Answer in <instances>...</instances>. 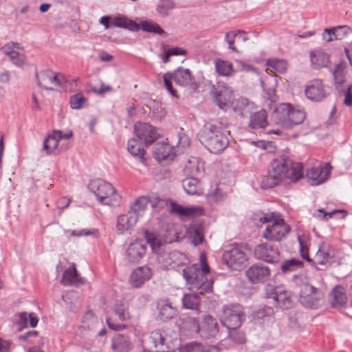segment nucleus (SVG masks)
<instances>
[{
    "mask_svg": "<svg viewBox=\"0 0 352 352\" xmlns=\"http://www.w3.org/2000/svg\"><path fill=\"white\" fill-rule=\"evenodd\" d=\"M302 177V164L287 157L273 160L269 165L267 175L263 179V188H273L281 182H296Z\"/></svg>",
    "mask_w": 352,
    "mask_h": 352,
    "instance_id": "1",
    "label": "nucleus"
},
{
    "mask_svg": "<svg viewBox=\"0 0 352 352\" xmlns=\"http://www.w3.org/2000/svg\"><path fill=\"white\" fill-rule=\"evenodd\" d=\"M228 125L223 120L206 122L198 133L199 141L210 152L221 153L229 144Z\"/></svg>",
    "mask_w": 352,
    "mask_h": 352,
    "instance_id": "2",
    "label": "nucleus"
},
{
    "mask_svg": "<svg viewBox=\"0 0 352 352\" xmlns=\"http://www.w3.org/2000/svg\"><path fill=\"white\" fill-rule=\"evenodd\" d=\"M210 267L207 263L206 256L201 253L199 263L188 266L183 270V276L186 285L190 290L197 289L199 294L210 293L212 290V280L208 278Z\"/></svg>",
    "mask_w": 352,
    "mask_h": 352,
    "instance_id": "3",
    "label": "nucleus"
},
{
    "mask_svg": "<svg viewBox=\"0 0 352 352\" xmlns=\"http://www.w3.org/2000/svg\"><path fill=\"white\" fill-rule=\"evenodd\" d=\"M305 117L302 109L289 103L279 104L272 115L274 123L285 129H291L302 124Z\"/></svg>",
    "mask_w": 352,
    "mask_h": 352,
    "instance_id": "4",
    "label": "nucleus"
},
{
    "mask_svg": "<svg viewBox=\"0 0 352 352\" xmlns=\"http://www.w3.org/2000/svg\"><path fill=\"white\" fill-rule=\"evenodd\" d=\"M88 188L102 204L116 206L120 203L121 197L111 184L106 181L102 179L91 181Z\"/></svg>",
    "mask_w": 352,
    "mask_h": 352,
    "instance_id": "5",
    "label": "nucleus"
},
{
    "mask_svg": "<svg viewBox=\"0 0 352 352\" xmlns=\"http://www.w3.org/2000/svg\"><path fill=\"white\" fill-rule=\"evenodd\" d=\"M259 220L261 223L267 225L263 233V236L267 240L279 241L289 231L284 220L274 212L265 214Z\"/></svg>",
    "mask_w": 352,
    "mask_h": 352,
    "instance_id": "6",
    "label": "nucleus"
},
{
    "mask_svg": "<svg viewBox=\"0 0 352 352\" xmlns=\"http://www.w3.org/2000/svg\"><path fill=\"white\" fill-rule=\"evenodd\" d=\"M173 79L177 85L182 87H190L194 84V78L188 69L179 67L173 74L166 73L163 76L164 85L168 91L175 98H178V96L177 91L173 87Z\"/></svg>",
    "mask_w": 352,
    "mask_h": 352,
    "instance_id": "7",
    "label": "nucleus"
},
{
    "mask_svg": "<svg viewBox=\"0 0 352 352\" xmlns=\"http://www.w3.org/2000/svg\"><path fill=\"white\" fill-rule=\"evenodd\" d=\"M111 24L116 28H123L129 29L133 32H138L140 29L144 32H151L162 35L164 31L160 25L152 21H142L140 24L124 16L114 17L111 20Z\"/></svg>",
    "mask_w": 352,
    "mask_h": 352,
    "instance_id": "8",
    "label": "nucleus"
},
{
    "mask_svg": "<svg viewBox=\"0 0 352 352\" xmlns=\"http://www.w3.org/2000/svg\"><path fill=\"white\" fill-rule=\"evenodd\" d=\"M243 308L239 304L227 305L223 307L221 322L228 329H239L245 320Z\"/></svg>",
    "mask_w": 352,
    "mask_h": 352,
    "instance_id": "9",
    "label": "nucleus"
},
{
    "mask_svg": "<svg viewBox=\"0 0 352 352\" xmlns=\"http://www.w3.org/2000/svg\"><path fill=\"white\" fill-rule=\"evenodd\" d=\"M300 302L305 307L317 309L324 303V295L318 288L304 283L300 286Z\"/></svg>",
    "mask_w": 352,
    "mask_h": 352,
    "instance_id": "10",
    "label": "nucleus"
},
{
    "mask_svg": "<svg viewBox=\"0 0 352 352\" xmlns=\"http://www.w3.org/2000/svg\"><path fill=\"white\" fill-rule=\"evenodd\" d=\"M224 263L230 269L241 270L248 263V256L241 246L234 245L226 250L222 256Z\"/></svg>",
    "mask_w": 352,
    "mask_h": 352,
    "instance_id": "11",
    "label": "nucleus"
},
{
    "mask_svg": "<svg viewBox=\"0 0 352 352\" xmlns=\"http://www.w3.org/2000/svg\"><path fill=\"white\" fill-rule=\"evenodd\" d=\"M267 298L271 300V303L274 304L276 307L282 309H289L293 305V302L289 292L281 287H267Z\"/></svg>",
    "mask_w": 352,
    "mask_h": 352,
    "instance_id": "12",
    "label": "nucleus"
},
{
    "mask_svg": "<svg viewBox=\"0 0 352 352\" xmlns=\"http://www.w3.org/2000/svg\"><path fill=\"white\" fill-rule=\"evenodd\" d=\"M38 85L45 89L52 90L54 87H63L66 82L63 74L52 70H43L36 74Z\"/></svg>",
    "mask_w": 352,
    "mask_h": 352,
    "instance_id": "13",
    "label": "nucleus"
},
{
    "mask_svg": "<svg viewBox=\"0 0 352 352\" xmlns=\"http://www.w3.org/2000/svg\"><path fill=\"white\" fill-rule=\"evenodd\" d=\"M213 96L215 99L216 104L221 109L226 108L230 104L233 105L234 95L232 89L223 83H217L216 87H214Z\"/></svg>",
    "mask_w": 352,
    "mask_h": 352,
    "instance_id": "14",
    "label": "nucleus"
},
{
    "mask_svg": "<svg viewBox=\"0 0 352 352\" xmlns=\"http://www.w3.org/2000/svg\"><path fill=\"white\" fill-rule=\"evenodd\" d=\"M134 132L146 146L152 144L160 136L155 128L145 122H137L134 125Z\"/></svg>",
    "mask_w": 352,
    "mask_h": 352,
    "instance_id": "15",
    "label": "nucleus"
},
{
    "mask_svg": "<svg viewBox=\"0 0 352 352\" xmlns=\"http://www.w3.org/2000/svg\"><path fill=\"white\" fill-rule=\"evenodd\" d=\"M305 94L307 98L312 101H320L328 95V87L319 79H314L309 82L305 88Z\"/></svg>",
    "mask_w": 352,
    "mask_h": 352,
    "instance_id": "16",
    "label": "nucleus"
},
{
    "mask_svg": "<svg viewBox=\"0 0 352 352\" xmlns=\"http://www.w3.org/2000/svg\"><path fill=\"white\" fill-rule=\"evenodd\" d=\"M331 166L329 163L324 167H312L307 170L306 177L307 182L311 186H318L326 182L329 176Z\"/></svg>",
    "mask_w": 352,
    "mask_h": 352,
    "instance_id": "17",
    "label": "nucleus"
},
{
    "mask_svg": "<svg viewBox=\"0 0 352 352\" xmlns=\"http://www.w3.org/2000/svg\"><path fill=\"white\" fill-rule=\"evenodd\" d=\"M153 276V271L148 265L136 267L133 270L129 278V284L133 288H140Z\"/></svg>",
    "mask_w": 352,
    "mask_h": 352,
    "instance_id": "18",
    "label": "nucleus"
},
{
    "mask_svg": "<svg viewBox=\"0 0 352 352\" xmlns=\"http://www.w3.org/2000/svg\"><path fill=\"white\" fill-rule=\"evenodd\" d=\"M248 280L256 284L267 280L270 276V269L263 264H254L245 272Z\"/></svg>",
    "mask_w": 352,
    "mask_h": 352,
    "instance_id": "19",
    "label": "nucleus"
},
{
    "mask_svg": "<svg viewBox=\"0 0 352 352\" xmlns=\"http://www.w3.org/2000/svg\"><path fill=\"white\" fill-rule=\"evenodd\" d=\"M256 258L269 263H275L280 258L279 251L270 243L257 245L254 249Z\"/></svg>",
    "mask_w": 352,
    "mask_h": 352,
    "instance_id": "20",
    "label": "nucleus"
},
{
    "mask_svg": "<svg viewBox=\"0 0 352 352\" xmlns=\"http://www.w3.org/2000/svg\"><path fill=\"white\" fill-rule=\"evenodd\" d=\"M146 246L142 240H135L129 243L126 250V258L131 263H138L146 254Z\"/></svg>",
    "mask_w": 352,
    "mask_h": 352,
    "instance_id": "21",
    "label": "nucleus"
},
{
    "mask_svg": "<svg viewBox=\"0 0 352 352\" xmlns=\"http://www.w3.org/2000/svg\"><path fill=\"white\" fill-rule=\"evenodd\" d=\"M333 250L331 246L326 243H322L315 254L311 264L313 265H321L327 267L330 265L331 259L333 257Z\"/></svg>",
    "mask_w": 352,
    "mask_h": 352,
    "instance_id": "22",
    "label": "nucleus"
},
{
    "mask_svg": "<svg viewBox=\"0 0 352 352\" xmlns=\"http://www.w3.org/2000/svg\"><path fill=\"white\" fill-rule=\"evenodd\" d=\"M199 336L204 339L214 338L219 332V324L216 318L211 316L203 318L199 327Z\"/></svg>",
    "mask_w": 352,
    "mask_h": 352,
    "instance_id": "23",
    "label": "nucleus"
},
{
    "mask_svg": "<svg viewBox=\"0 0 352 352\" xmlns=\"http://www.w3.org/2000/svg\"><path fill=\"white\" fill-rule=\"evenodd\" d=\"M153 154L159 162L172 160L175 156L174 148L168 143L158 142L153 147Z\"/></svg>",
    "mask_w": 352,
    "mask_h": 352,
    "instance_id": "24",
    "label": "nucleus"
},
{
    "mask_svg": "<svg viewBox=\"0 0 352 352\" xmlns=\"http://www.w3.org/2000/svg\"><path fill=\"white\" fill-rule=\"evenodd\" d=\"M179 321L178 325L182 333L192 337L199 335L200 323L195 318L184 316L180 318Z\"/></svg>",
    "mask_w": 352,
    "mask_h": 352,
    "instance_id": "25",
    "label": "nucleus"
},
{
    "mask_svg": "<svg viewBox=\"0 0 352 352\" xmlns=\"http://www.w3.org/2000/svg\"><path fill=\"white\" fill-rule=\"evenodd\" d=\"M137 215L128 212L127 214L118 217L116 231L119 234H124L131 230L138 221Z\"/></svg>",
    "mask_w": 352,
    "mask_h": 352,
    "instance_id": "26",
    "label": "nucleus"
},
{
    "mask_svg": "<svg viewBox=\"0 0 352 352\" xmlns=\"http://www.w3.org/2000/svg\"><path fill=\"white\" fill-rule=\"evenodd\" d=\"M164 333V331L161 330H155L151 333L148 342L153 345L154 352H168L166 338Z\"/></svg>",
    "mask_w": 352,
    "mask_h": 352,
    "instance_id": "27",
    "label": "nucleus"
},
{
    "mask_svg": "<svg viewBox=\"0 0 352 352\" xmlns=\"http://www.w3.org/2000/svg\"><path fill=\"white\" fill-rule=\"evenodd\" d=\"M233 111L242 117H247L251 115L255 109L254 102H250L245 98H240L233 102Z\"/></svg>",
    "mask_w": 352,
    "mask_h": 352,
    "instance_id": "28",
    "label": "nucleus"
},
{
    "mask_svg": "<svg viewBox=\"0 0 352 352\" xmlns=\"http://www.w3.org/2000/svg\"><path fill=\"white\" fill-rule=\"evenodd\" d=\"M329 300L333 307H342L347 302L345 289L340 285L336 286L329 296Z\"/></svg>",
    "mask_w": 352,
    "mask_h": 352,
    "instance_id": "29",
    "label": "nucleus"
},
{
    "mask_svg": "<svg viewBox=\"0 0 352 352\" xmlns=\"http://www.w3.org/2000/svg\"><path fill=\"white\" fill-rule=\"evenodd\" d=\"M169 211L171 213L176 214L180 217H192L199 215L202 212V210L198 207H184L175 202L170 204Z\"/></svg>",
    "mask_w": 352,
    "mask_h": 352,
    "instance_id": "30",
    "label": "nucleus"
},
{
    "mask_svg": "<svg viewBox=\"0 0 352 352\" xmlns=\"http://www.w3.org/2000/svg\"><path fill=\"white\" fill-rule=\"evenodd\" d=\"M204 170L203 163L199 158L190 157L184 168V173L187 177H195Z\"/></svg>",
    "mask_w": 352,
    "mask_h": 352,
    "instance_id": "31",
    "label": "nucleus"
},
{
    "mask_svg": "<svg viewBox=\"0 0 352 352\" xmlns=\"http://www.w3.org/2000/svg\"><path fill=\"white\" fill-rule=\"evenodd\" d=\"M310 61L314 69L325 67L329 62V55L321 50H313L309 53Z\"/></svg>",
    "mask_w": 352,
    "mask_h": 352,
    "instance_id": "32",
    "label": "nucleus"
},
{
    "mask_svg": "<svg viewBox=\"0 0 352 352\" xmlns=\"http://www.w3.org/2000/svg\"><path fill=\"white\" fill-rule=\"evenodd\" d=\"M111 349L113 352H129L131 346L128 337L123 334H116L111 340Z\"/></svg>",
    "mask_w": 352,
    "mask_h": 352,
    "instance_id": "33",
    "label": "nucleus"
},
{
    "mask_svg": "<svg viewBox=\"0 0 352 352\" xmlns=\"http://www.w3.org/2000/svg\"><path fill=\"white\" fill-rule=\"evenodd\" d=\"M60 283L65 285H74L82 283L74 265L65 270L63 272Z\"/></svg>",
    "mask_w": 352,
    "mask_h": 352,
    "instance_id": "34",
    "label": "nucleus"
},
{
    "mask_svg": "<svg viewBox=\"0 0 352 352\" xmlns=\"http://www.w3.org/2000/svg\"><path fill=\"white\" fill-rule=\"evenodd\" d=\"M216 72L221 76L229 77L234 72L233 65L227 60L217 58L214 60Z\"/></svg>",
    "mask_w": 352,
    "mask_h": 352,
    "instance_id": "35",
    "label": "nucleus"
},
{
    "mask_svg": "<svg viewBox=\"0 0 352 352\" xmlns=\"http://www.w3.org/2000/svg\"><path fill=\"white\" fill-rule=\"evenodd\" d=\"M184 190L188 195H197L201 192V186L195 177H187L182 182Z\"/></svg>",
    "mask_w": 352,
    "mask_h": 352,
    "instance_id": "36",
    "label": "nucleus"
},
{
    "mask_svg": "<svg viewBox=\"0 0 352 352\" xmlns=\"http://www.w3.org/2000/svg\"><path fill=\"white\" fill-rule=\"evenodd\" d=\"M260 82L267 95L270 101H275V88L276 87L277 80L276 76L267 77L265 80L261 79Z\"/></svg>",
    "mask_w": 352,
    "mask_h": 352,
    "instance_id": "37",
    "label": "nucleus"
},
{
    "mask_svg": "<svg viewBox=\"0 0 352 352\" xmlns=\"http://www.w3.org/2000/svg\"><path fill=\"white\" fill-rule=\"evenodd\" d=\"M149 203V199L147 197L142 196L138 197L134 203L131 206L129 212L132 214H136L138 219L142 216Z\"/></svg>",
    "mask_w": 352,
    "mask_h": 352,
    "instance_id": "38",
    "label": "nucleus"
},
{
    "mask_svg": "<svg viewBox=\"0 0 352 352\" xmlns=\"http://www.w3.org/2000/svg\"><path fill=\"white\" fill-rule=\"evenodd\" d=\"M160 316L163 320H169L176 316L177 311L167 301L161 300L158 302Z\"/></svg>",
    "mask_w": 352,
    "mask_h": 352,
    "instance_id": "39",
    "label": "nucleus"
},
{
    "mask_svg": "<svg viewBox=\"0 0 352 352\" xmlns=\"http://www.w3.org/2000/svg\"><path fill=\"white\" fill-rule=\"evenodd\" d=\"M267 124V113L265 110H261L251 116L250 126L252 129L265 128Z\"/></svg>",
    "mask_w": 352,
    "mask_h": 352,
    "instance_id": "40",
    "label": "nucleus"
},
{
    "mask_svg": "<svg viewBox=\"0 0 352 352\" xmlns=\"http://www.w3.org/2000/svg\"><path fill=\"white\" fill-rule=\"evenodd\" d=\"M188 235L191 243L197 246L201 244L204 241L203 229L201 226L192 225L188 228Z\"/></svg>",
    "mask_w": 352,
    "mask_h": 352,
    "instance_id": "41",
    "label": "nucleus"
},
{
    "mask_svg": "<svg viewBox=\"0 0 352 352\" xmlns=\"http://www.w3.org/2000/svg\"><path fill=\"white\" fill-rule=\"evenodd\" d=\"M265 65L268 67L266 69V72H271L270 68L276 72L283 74L286 72L287 69V63L285 60L272 58L266 61Z\"/></svg>",
    "mask_w": 352,
    "mask_h": 352,
    "instance_id": "42",
    "label": "nucleus"
},
{
    "mask_svg": "<svg viewBox=\"0 0 352 352\" xmlns=\"http://www.w3.org/2000/svg\"><path fill=\"white\" fill-rule=\"evenodd\" d=\"M167 258L171 260V261L168 262V267L170 268H175L178 266L184 265L188 261L185 254L177 251L169 253L167 255Z\"/></svg>",
    "mask_w": 352,
    "mask_h": 352,
    "instance_id": "43",
    "label": "nucleus"
},
{
    "mask_svg": "<svg viewBox=\"0 0 352 352\" xmlns=\"http://www.w3.org/2000/svg\"><path fill=\"white\" fill-rule=\"evenodd\" d=\"M199 292L197 293L185 294L182 298L184 307L189 309H198L200 297Z\"/></svg>",
    "mask_w": 352,
    "mask_h": 352,
    "instance_id": "44",
    "label": "nucleus"
},
{
    "mask_svg": "<svg viewBox=\"0 0 352 352\" xmlns=\"http://www.w3.org/2000/svg\"><path fill=\"white\" fill-rule=\"evenodd\" d=\"M144 237L148 244L151 246L153 252H157L162 245L164 241L157 234L146 230L144 232Z\"/></svg>",
    "mask_w": 352,
    "mask_h": 352,
    "instance_id": "45",
    "label": "nucleus"
},
{
    "mask_svg": "<svg viewBox=\"0 0 352 352\" xmlns=\"http://www.w3.org/2000/svg\"><path fill=\"white\" fill-rule=\"evenodd\" d=\"M128 151L131 155L137 157L142 163L145 162L144 150L140 148L136 140L131 139L128 141Z\"/></svg>",
    "mask_w": 352,
    "mask_h": 352,
    "instance_id": "46",
    "label": "nucleus"
},
{
    "mask_svg": "<svg viewBox=\"0 0 352 352\" xmlns=\"http://www.w3.org/2000/svg\"><path fill=\"white\" fill-rule=\"evenodd\" d=\"M59 140L52 133L50 134L43 142V149L47 154L54 153L58 146Z\"/></svg>",
    "mask_w": 352,
    "mask_h": 352,
    "instance_id": "47",
    "label": "nucleus"
},
{
    "mask_svg": "<svg viewBox=\"0 0 352 352\" xmlns=\"http://www.w3.org/2000/svg\"><path fill=\"white\" fill-rule=\"evenodd\" d=\"M113 311L121 321H126L130 318L128 307L122 302H118L115 305Z\"/></svg>",
    "mask_w": 352,
    "mask_h": 352,
    "instance_id": "48",
    "label": "nucleus"
},
{
    "mask_svg": "<svg viewBox=\"0 0 352 352\" xmlns=\"http://www.w3.org/2000/svg\"><path fill=\"white\" fill-rule=\"evenodd\" d=\"M335 40H342L352 33V30L347 25H339L333 28Z\"/></svg>",
    "mask_w": 352,
    "mask_h": 352,
    "instance_id": "49",
    "label": "nucleus"
},
{
    "mask_svg": "<svg viewBox=\"0 0 352 352\" xmlns=\"http://www.w3.org/2000/svg\"><path fill=\"white\" fill-rule=\"evenodd\" d=\"M87 99L81 94H77L70 98V107L73 109H80L86 104Z\"/></svg>",
    "mask_w": 352,
    "mask_h": 352,
    "instance_id": "50",
    "label": "nucleus"
},
{
    "mask_svg": "<svg viewBox=\"0 0 352 352\" xmlns=\"http://www.w3.org/2000/svg\"><path fill=\"white\" fill-rule=\"evenodd\" d=\"M302 266V262L296 259H290L285 261L281 265V270L283 273H287L295 271L297 268Z\"/></svg>",
    "mask_w": 352,
    "mask_h": 352,
    "instance_id": "51",
    "label": "nucleus"
},
{
    "mask_svg": "<svg viewBox=\"0 0 352 352\" xmlns=\"http://www.w3.org/2000/svg\"><path fill=\"white\" fill-rule=\"evenodd\" d=\"M67 234L71 236H93L97 237L98 236V230L95 228L80 230H67Z\"/></svg>",
    "mask_w": 352,
    "mask_h": 352,
    "instance_id": "52",
    "label": "nucleus"
},
{
    "mask_svg": "<svg viewBox=\"0 0 352 352\" xmlns=\"http://www.w3.org/2000/svg\"><path fill=\"white\" fill-rule=\"evenodd\" d=\"M20 49L19 45L16 43L10 42L4 45L1 50L3 54L10 57L12 55H14L16 52H18Z\"/></svg>",
    "mask_w": 352,
    "mask_h": 352,
    "instance_id": "53",
    "label": "nucleus"
},
{
    "mask_svg": "<svg viewBox=\"0 0 352 352\" xmlns=\"http://www.w3.org/2000/svg\"><path fill=\"white\" fill-rule=\"evenodd\" d=\"M228 330L229 337L233 342L238 344H242L245 342V335L242 331H239V329Z\"/></svg>",
    "mask_w": 352,
    "mask_h": 352,
    "instance_id": "54",
    "label": "nucleus"
},
{
    "mask_svg": "<svg viewBox=\"0 0 352 352\" xmlns=\"http://www.w3.org/2000/svg\"><path fill=\"white\" fill-rule=\"evenodd\" d=\"M351 85L347 83L345 84L343 89L338 91L340 93H343L344 96V99L343 100V103L346 106L352 105V91H351Z\"/></svg>",
    "mask_w": 352,
    "mask_h": 352,
    "instance_id": "55",
    "label": "nucleus"
},
{
    "mask_svg": "<svg viewBox=\"0 0 352 352\" xmlns=\"http://www.w3.org/2000/svg\"><path fill=\"white\" fill-rule=\"evenodd\" d=\"M96 321V318L91 311H87L82 318V322L85 324V327L87 329L91 328Z\"/></svg>",
    "mask_w": 352,
    "mask_h": 352,
    "instance_id": "56",
    "label": "nucleus"
},
{
    "mask_svg": "<svg viewBox=\"0 0 352 352\" xmlns=\"http://www.w3.org/2000/svg\"><path fill=\"white\" fill-rule=\"evenodd\" d=\"M10 59L11 60L12 63L17 67H22L26 64L25 56L19 51L16 52L14 55H12L10 57Z\"/></svg>",
    "mask_w": 352,
    "mask_h": 352,
    "instance_id": "57",
    "label": "nucleus"
},
{
    "mask_svg": "<svg viewBox=\"0 0 352 352\" xmlns=\"http://www.w3.org/2000/svg\"><path fill=\"white\" fill-rule=\"evenodd\" d=\"M341 212H344V211L336 210H333L330 212H327L322 209H319V210H317L313 214V216L319 219H327V218L329 219V218H331L335 213Z\"/></svg>",
    "mask_w": 352,
    "mask_h": 352,
    "instance_id": "58",
    "label": "nucleus"
},
{
    "mask_svg": "<svg viewBox=\"0 0 352 352\" xmlns=\"http://www.w3.org/2000/svg\"><path fill=\"white\" fill-rule=\"evenodd\" d=\"M333 76L335 78L336 88L338 91L343 89L345 85H342L344 82L343 79L342 72L338 69L333 72Z\"/></svg>",
    "mask_w": 352,
    "mask_h": 352,
    "instance_id": "59",
    "label": "nucleus"
},
{
    "mask_svg": "<svg viewBox=\"0 0 352 352\" xmlns=\"http://www.w3.org/2000/svg\"><path fill=\"white\" fill-rule=\"evenodd\" d=\"M241 32V31H238L237 32H228L225 36V39L228 44V47L234 52H237L236 47H234V38L237 36L238 33Z\"/></svg>",
    "mask_w": 352,
    "mask_h": 352,
    "instance_id": "60",
    "label": "nucleus"
},
{
    "mask_svg": "<svg viewBox=\"0 0 352 352\" xmlns=\"http://www.w3.org/2000/svg\"><path fill=\"white\" fill-rule=\"evenodd\" d=\"M236 63L239 67V70L245 72H253L257 74V70L255 67L250 64L245 63L244 61L241 60H236Z\"/></svg>",
    "mask_w": 352,
    "mask_h": 352,
    "instance_id": "61",
    "label": "nucleus"
},
{
    "mask_svg": "<svg viewBox=\"0 0 352 352\" xmlns=\"http://www.w3.org/2000/svg\"><path fill=\"white\" fill-rule=\"evenodd\" d=\"M298 241L299 242L300 245V253L302 258L306 261H307L309 263H311L312 259L310 258V257L308 255V248L307 247L304 245L302 239L300 236H298Z\"/></svg>",
    "mask_w": 352,
    "mask_h": 352,
    "instance_id": "62",
    "label": "nucleus"
},
{
    "mask_svg": "<svg viewBox=\"0 0 352 352\" xmlns=\"http://www.w3.org/2000/svg\"><path fill=\"white\" fill-rule=\"evenodd\" d=\"M184 352H205V351L201 344L193 342L186 345Z\"/></svg>",
    "mask_w": 352,
    "mask_h": 352,
    "instance_id": "63",
    "label": "nucleus"
},
{
    "mask_svg": "<svg viewBox=\"0 0 352 352\" xmlns=\"http://www.w3.org/2000/svg\"><path fill=\"white\" fill-rule=\"evenodd\" d=\"M322 37L324 41L326 42H331L335 40L334 38V32L333 31V28H326L324 30Z\"/></svg>",
    "mask_w": 352,
    "mask_h": 352,
    "instance_id": "64",
    "label": "nucleus"
}]
</instances>
